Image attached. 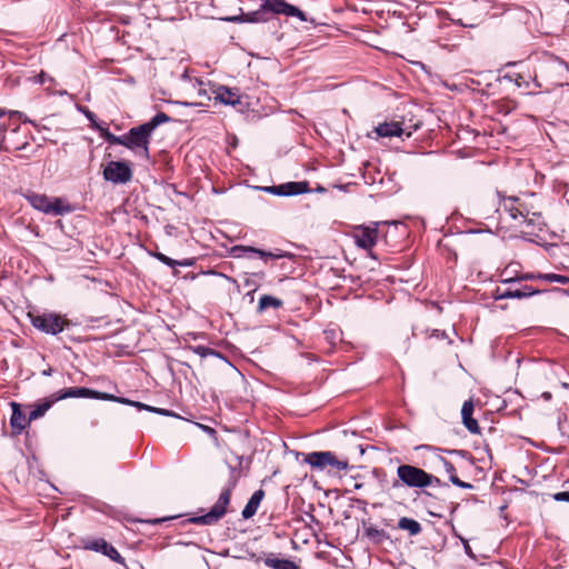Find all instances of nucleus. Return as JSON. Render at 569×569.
Listing matches in <instances>:
<instances>
[{
	"label": "nucleus",
	"instance_id": "1",
	"mask_svg": "<svg viewBox=\"0 0 569 569\" xmlns=\"http://www.w3.org/2000/svg\"><path fill=\"white\" fill-rule=\"evenodd\" d=\"M172 119L164 112H158L148 122L131 128L123 134V147L130 149L136 154L149 158V144L152 132L162 123L171 122Z\"/></svg>",
	"mask_w": 569,
	"mask_h": 569
},
{
	"label": "nucleus",
	"instance_id": "2",
	"mask_svg": "<svg viewBox=\"0 0 569 569\" xmlns=\"http://www.w3.org/2000/svg\"><path fill=\"white\" fill-rule=\"evenodd\" d=\"M236 469L230 468V482L228 487L221 491L212 508L206 515L191 517L187 521L198 526H212L217 523L227 512V507L230 503L231 491L236 487Z\"/></svg>",
	"mask_w": 569,
	"mask_h": 569
},
{
	"label": "nucleus",
	"instance_id": "3",
	"mask_svg": "<svg viewBox=\"0 0 569 569\" xmlns=\"http://www.w3.org/2000/svg\"><path fill=\"white\" fill-rule=\"evenodd\" d=\"M24 198L32 208L46 214L63 216L73 211L71 204L58 197L49 198L43 193L28 191L24 193Z\"/></svg>",
	"mask_w": 569,
	"mask_h": 569
},
{
	"label": "nucleus",
	"instance_id": "4",
	"mask_svg": "<svg viewBox=\"0 0 569 569\" xmlns=\"http://www.w3.org/2000/svg\"><path fill=\"white\" fill-rule=\"evenodd\" d=\"M31 136L19 126L9 130L0 123V149L7 152L23 151L30 147Z\"/></svg>",
	"mask_w": 569,
	"mask_h": 569
},
{
	"label": "nucleus",
	"instance_id": "5",
	"mask_svg": "<svg viewBox=\"0 0 569 569\" xmlns=\"http://www.w3.org/2000/svg\"><path fill=\"white\" fill-rule=\"evenodd\" d=\"M32 326L39 331L56 336L64 330L69 321L54 312L29 313Z\"/></svg>",
	"mask_w": 569,
	"mask_h": 569
},
{
	"label": "nucleus",
	"instance_id": "6",
	"mask_svg": "<svg viewBox=\"0 0 569 569\" xmlns=\"http://www.w3.org/2000/svg\"><path fill=\"white\" fill-rule=\"evenodd\" d=\"M303 462L313 469L325 470L330 467L337 471H346L349 468L348 460H339L331 451H313L303 455Z\"/></svg>",
	"mask_w": 569,
	"mask_h": 569
},
{
	"label": "nucleus",
	"instance_id": "7",
	"mask_svg": "<svg viewBox=\"0 0 569 569\" xmlns=\"http://www.w3.org/2000/svg\"><path fill=\"white\" fill-rule=\"evenodd\" d=\"M426 473L423 469L412 465H400L397 468L398 479L392 482V488H398L401 485L409 488L425 489Z\"/></svg>",
	"mask_w": 569,
	"mask_h": 569
},
{
	"label": "nucleus",
	"instance_id": "8",
	"mask_svg": "<svg viewBox=\"0 0 569 569\" xmlns=\"http://www.w3.org/2000/svg\"><path fill=\"white\" fill-rule=\"evenodd\" d=\"M53 401L63 400L67 398H92L99 400H108L116 402H127V398L117 397L110 393L100 392L86 387H72L62 389L52 395Z\"/></svg>",
	"mask_w": 569,
	"mask_h": 569
},
{
	"label": "nucleus",
	"instance_id": "9",
	"mask_svg": "<svg viewBox=\"0 0 569 569\" xmlns=\"http://www.w3.org/2000/svg\"><path fill=\"white\" fill-rule=\"evenodd\" d=\"M378 223L371 226H356L352 230V238L357 247L369 251V256L377 259L371 249L375 247L378 240Z\"/></svg>",
	"mask_w": 569,
	"mask_h": 569
},
{
	"label": "nucleus",
	"instance_id": "10",
	"mask_svg": "<svg viewBox=\"0 0 569 569\" xmlns=\"http://www.w3.org/2000/svg\"><path fill=\"white\" fill-rule=\"evenodd\" d=\"M103 179L113 184H126L132 179V169L124 161H110L103 168Z\"/></svg>",
	"mask_w": 569,
	"mask_h": 569
},
{
	"label": "nucleus",
	"instance_id": "11",
	"mask_svg": "<svg viewBox=\"0 0 569 569\" xmlns=\"http://www.w3.org/2000/svg\"><path fill=\"white\" fill-rule=\"evenodd\" d=\"M419 128V123H415L412 126H406L403 122L391 121L380 123L375 128V132L379 137L391 138V137H402L406 134L407 138L411 137L412 132Z\"/></svg>",
	"mask_w": 569,
	"mask_h": 569
},
{
	"label": "nucleus",
	"instance_id": "12",
	"mask_svg": "<svg viewBox=\"0 0 569 569\" xmlns=\"http://www.w3.org/2000/svg\"><path fill=\"white\" fill-rule=\"evenodd\" d=\"M263 8L267 9L268 14H283L286 17H297L301 21H307L303 11L298 7L286 2V0H263Z\"/></svg>",
	"mask_w": 569,
	"mask_h": 569
},
{
	"label": "nucleus",
	"instance_id": "13",
	"mask_svg": "<svg viewBox=\"0 0 569 569\" xmlns=\"http://www.w3.org/2000/svg\"><path fill=\"white\" fill-rule=\"evenodd\" d=\"M263 190L271 194L281 197L298 196L309 191V182L291 181L278 186L266 187Z\"/></svg>",
	"mask_w": 569,
	"mask_h": 569
},
{
	"label": "nucleus",
	"instance_id": "14",
	"mask_svg": "<svg viewBox=\"0 0 569 569\" xmlns=\"http://www.w3.org/2000/svg\"><path fill=\"white\" fill-rule=\"evenodd\" d=\"M231 253L233 257L236 258H241V257H250L251 254H257L259 256L261 259H268V258H271V259H280V258H283V257H287L288 253L286 252H269V251H264V250H261V249H258V248H254V247H249V246H234L231 248Z\"/></svg>",
	"mask_w": 569,
	"mask_h": 569
},
{
	"label": "nucleus",
	"instance_id": "15",
	"mask_svg": "<svg viewBox=\"0 0 569 569\" xmlns=\"http://www.w3.org/2000/svg\"><path fill=\"white\" fill-rule=\"evenodd\" d=\"M271 19L268 14L267 9L263 8V3L256 11L241 13L240 16H233L224 18L226 21L230 22H248V23H264Z\"/></svg>",
	"mask_w": 569,
	"mask_h": 569
},
{
	"label": "nucleus",
	"instance_id": "16",
	"mask_svg": "<svg viewBox=\"0 0 569 569\" xmlns=\"http://www.w3.org/2000/svg\"><path fill=\"white\" fill-rule=\"evenodd\" d=\"M10 406L12 409L10 426L13 432L19 435L30 425L31 421L29 420V417L21 411V406L19 403L11 402Z\"/></svg>",
	"mask_w": 569,
	"mask_h": 569
},
{
	"label": "nucleus",
	"instance_id": "17",
	"mask_svg": "<svg viewBox=\"0 0 569 569\" xmlns=\"http://www.w3.org/2000/svg\"><path fill=\"white\" fill-rule=\"evenodd\" d=\"M516 220L528 224H536L541 218V213L536 211L532 206H529L523 200L518 204Z\"/></svg>",
	"mask_w": 569,
	"mask_h": 569
},
{
	"label": "nucleus",
	"instance_id": "18",
	"mask_svg": "<svg viewBox=\"0 0 569 569\" xmlns=\"http://www.w3.org/2000/svg\"><path fill=\"white\" fill-rule=\"evenodd\" d=\"M264 497V491L262 489L256 490L252 496L250 497L249 501L244 506L241 515L244 519L252 518L257 511L258 508Z\"/></svg>",
	"mask_w": 569,
	"mask_h": 569
},
{
	"label": "nucleus",
	"instance_id": "19",
	"mask_svg": "<svg viewBox=\"0 0 569 569\" xmlns=\"http://www.w3.org/2000/svg\"><path fill=\"white\" fill-rule=\"evenodd\" d=\"M214 93H216V100L220 101L223 104L236 106L237 103L240 102L239 96L236 92H233L231 89H229L224 86H219L214 90Z\"/></svg>",
	"mask_w": 569,
	"mask_h": 569
},
{
	"label": "nucleus",
	"instance_id": "20",
	"mask_svg": "<svg viewBox=\"0 0 569 569\" xmlns=\"http://www.w3.org/2000/svg\"><path fill=\"white\" fill-rule=\"evenodd\" d=\"M439 461L442 463L446 472L449 475V480L451 481L452 485H455L459 488H462V489H472L473 488V486L471 483L465 482L457 477L456 467L450 461H448L447 459H445L442 457L439 458Z\"/></svg>",
	"mask_w": 569,
	"mask_h": 569
},
{
	"label": "nucleus",
	"instance_id": "21",
	"mask_svg": "<svg viewBox=\"0 0 569 569\" xmlns=\"http://www.w3.org/2000/svg\"><path fill=\"white\" fill-rule=\"evenodd\" d=\"M541 292V290L533 289L531 286H523L519 289H506L503 290V296L508 299H523Z\"/></svg>",
	"mask_w": 569,
	"mask_h": 569
},
{
	"label": "nucleus",
	"instance_id": "22",
	"mask_svg": "<svg viewBox=\"0 0 569 569\" xmlns=\"http://www.w3.org/2000/svg\"><path fill=\"white\" fill-rule=\"evenodd\" d=\"M264 565L271 569H299L292 560L280 559L272 553L264 559Z\"/></svg>",
	"mask_w": 569,
	"mask_h": 569
},
{
	"label": "nucleus",
	"instance_id": "23",
	"mask_svg": "<svg viewBox=\"0 0 569 569\" xmlns=\"http://www.w3.org/2000/svg\"><path fill=\"white\" fill-rule=\"evenodd\" d=\"M151 256L153 258H156L158 261H160L163 264H166L168 267H171V268H174L177 266L190 267V266L193 264V260L192 259L174 260V259H171L170 257H168L164 253L159 252V251L151 252Z\"/></svg>",
	"mask_w": 569,
	"mask_h": 569
},
{
	"label": "nucleus",
	"instance_id": "24",
	"mask_svg": "<svg viewBox=\"0 0 569 569\" xmlns=\"http://www.w3.org/2000/svg\"><path fill=\"white\" fill-rule=\"evenodd\" d=\"M398 528L401 530H407L410 536H418L422 531L420 522L408 517H401L398 520Z\"/></svg>",
	"mask_w": 569,
	"mask_h": 569
},
{
	"label": "nucleus",
	"instance_id": "25",
	"mask_svg": "<svg viewBox=\"0 0 569 569\" xmlns=\"http://www.w3.org/2000/svg\"><path fill=\"white\" fill-rule=\"evenodd\" d=\"M283 306L281 299L276 298L273 296L263 295L259 299L258 303V312L261 313L266 311L268 308L279 309Z\"/></svg>",
	"mask_w": 569,
	"mask_h": 569
},
{
	"label": "nucleus",
	"instance_id": "26",
	"mask_svg": "<svg viewBox=\"0 0 569 569\" xmlns=\"http://www.w3.org/2000/svg\"><path fill=\"white\" fill-rule=\"evenodd\" d=\"M54 402L56 401H53V397L51 396L50 399H47L46 401L36 405L28 415L29 420L33 421L43 417Z\"/></svg>",
	"mask_w": 569,
	"mask_h": 569
},
{
	"label": "nucleus",
	"instance_id": "27",
	"mask_svg": "<svg viewBox=\"0 0 569 569\" xmlns=\"http://www.w3.org/2000/svg\"><path fill=\"white\" fill-rule=\"evenodd\" d=\"M83 543L84 549L101 552L102 555H106V552L111 547V545L108 543L103 538L89 539L83 541Z\"/></svg>",
	"mask_w": 569,
	"mask_h": 569
},
{
	"label": "nucleus",
	"instance_id": "28",
	"mask_svg": "<svg viewBox=\"0 0 569 569\" xmlns=\"http://www.w3.org/2000/svg\"><path fill=\"white\" fill-rule=\"evenodd\" d=\"M365 536L376 543H380L385 539L389 538L388 533L383 529H379L371 525L365 526Z\"/></svg>",
	"mask_w": 569,
	"mask_h": 569
},
{
	"label": "nucleus",
	"instance_id": "29",
	"mask_svg": "<svg viewBox=\"0 0 569 569\" xmlns=\"http://www.w3.org/2000/svg\"><path fill=\"white\" fill-rule=\"evenodd\" d=\"M521 201L522 200L517 197L503 198L502 202H501V207L505 211H507L510 214V217L513 220H516L518 204L521 203Z\"/></svg>",
	"mask_w": 569,
	"mask_h": 569
},
{
	"label": "nucleus",
	"instance_id": "30",
	"mask_svg": "<svg viewBox=\"0 0 569 569\" xmlns=\"http://www.w3.org/2000/svg\"><path fill=\"white\" fill-rule=\"evenodd\" d=\"M123 403L124 405L133 406V407L138 408L139 410H147V411L156 412V413H159V415H162V416H176L170 410L151 407V406L144 405L142 402L132 401V400H129V399H127V402H123Z\"/></svg>",
	"mask_w": 569,
	"mask_h": 569
},
{
	"label": "nucleus",
	"instance_id": "31",
	"mask_svg": "<svg viewBox=\"0 0 569 569\" xmlns=\"http://www.w3.org/2000/svg\"><path fill=\"white\" fill-rule=\"evenodd\" d=\"M541 273L523 272L518 273L515 277L501 279L502 283H515L520 281L540 280Z\"/></svg>",
	"mask_w": 569,
	"mask_h": 569
},
{
	"label": "nucleus",
	"instance_id": "32",
	"mask_svg": "<svg viewBox=\"0 0 569 569\" xmlns=\"http://www.w3.org/2000/svg\"><path fill=\"white\" fill-rule=\"evenodd\" d=\"M77 110L81 112L90 121V127L92 129H101V126L97 121L96 114L91 110L81 104H77Z\"/></svg>",
	"mask_w": 569,
	"mask_h": 569
},
{
	"label": "nucleus",
	"instance_id": "33",
	"mask_svg": "<svg viewBox=\"0 0 569 569\" xmlns=\"http://www.w3.org/2000/svg\"><path fill=\"white\" fill-rule=\"evenodd\" d=\"M99 131H101V136L104 138V140L110 143V144H118V146H123V134L122 136H116L113 133H111L108 129L106 128H102L101 129H98Z\"/></svg>",
	"mask_w": 569,
	"mask_h": 569
},
{
	"label": "nucleus",
	"instance_id": "34",
	"mask_svg": "<svg viewBox=\"0 0 569 569\" xmlns=\"http://www.w3.org/2000/svg\"><path fill=\"white\" fill-rule=\"evenodd\" d=\"M192 351L194 353H197L198 356H200L201 358H206L208 356H214V357H218V358H223L222 355L214 350V349H211L209 347H206V346H194V347H191Z\"/></svg>",
	"mask_w": 569,
	"mask_h": 569
},
{
	"label": "nucleus",
	"instance_id": "35",
	"mask_svg": "<svg viewBox=\"0 0 569 569\" xmlns=\"http://www.w3.org/2000/svg\"><path fill=\"white\" fill-rule=\"evenodd\" d=\"M462 422L469 432H471L473 435H477L480 432L478 421L476 419H473L472 417L463 418Z\"/></svg>",
	"mask_w": 569,
	"mask_h": 569
},
{
	"label": "nucleus",
	"instance_id": "36",
	"mask_svg": "<svg viewBox=\"0 0 569 569\" xmlns=\"http://www.w3.org/2000/svg\"><path fill=\"white\" fill-rule=\"evenodd\" d=\"M447 486L446 482H442L438 477L427 472L426 473V480H425V488L427 487H445Z\"/></svg>",
	"mask_w": 569,
	"mask_h": 569
},
{
	"label": "nucleus",
	"instance_id": "37",
	"mask_svg": "<svg viewBox=\"0 0 569 569\" xmlns=\"http://www.w3.org/2000/svg\"><path fill=\"white\" fill-rule=\"evenodd\" d=\"M104 556L109 557L111 560H113L117 563L126 566L124 558L118 552V550L113 546H111L109 548V550L106 552Z\"/></svg>",
	"mask_w": 569,
	"mask_h": 569
},
{
	"label": "nucleus",
	"instance_id": "38",
	"mask_svg": "<svg viewBox=\"0 0 569 569\" xmlns=\"http://www.w3.org/2000/svg\"><path fill=\"white\" fill-rule=\"evenodd\" d=\"M472 413H473V402H472V400L465 401L463 405H462V408H461V417H462V419L463 418H468V417H472Z\"/></svg>",
	"mask_w": 569,
	"mask_h": 569
},
{
	"label": "nucleus",
	"instance_id": "39",
	"mask_svg": "<svg viewBox=\"0 0 569 569\" xmlns=\"http://www.w3.org/2000/svg\"><path fill=\"white\" fill-rule=\"evenodd\" d=\"M4 114H9L10 118H19V119H22L23 122H28L29 120L26 118V116L20 112V111H7L6 109H1L0 108V117L4 116Z\"/></svg>",
	"mask_w": 569,
	"mask_h": 569
},
{
	"label": "nucleus",
	"instance_id": "40",
	"mask_svg": "<svg viewBox=\"0 0 569 569\" xmlns=\"http://www.w3.org/2000/svg\"><path fill=\"white\" fill-rule=\"evenodd\" d=\"M244 286L251 288L247 295L254 293L259 289V283L251 276L244 279Z\"/></svg>",
	"mask_w": 569,
	"mask_h": 569
},
{
	"label": "nucleus",
	"instance_id": "41",
	"mask_svg": "<svg viewBox=\"0 0 569 569\" xmlns=\"http://www.w3.org/2000/svg\"><path fill=\"white\" fill-rule=\"evenodd\" d=\"M518 87L526 84L528 87V80L521 73H513L508 76Z\"/></svg>",
	"mask_w": 569,
	"mask_h": 569
},
{
	"label": "nucleus",
	"instance_id": "42",
	"mask_svg": "<svg viewBox=\"0 0 569 569\" xmlns=\"http://www.w3.org/2000/svg\"><path fill=\"white\" fill-rule=\"evenodd\" d=\"M556 501L569 502V491H560L553 495Z\"/></svg>",
	"mask_w": 569,
	"mask_h": 569
},
{
	"label": "nucleus",
	"instance_id": "43",
	"mask_svg": "<svg viewBox=\"0 0 569 569\" xmlns=\"http://www.w3.org/2000/svg\"><path fill=\"white\" fill-rule=\"evenodd\" d=\"M557 273H541L540 280L547 281V282H556L557 281Z\"/></svg>",
	"mask_w": 569,
	"mask_h": 569
},
{
	"label": "nucleus",
	"instance_id": "44",
	"mask_svg": "<svg viewBox=\"0 0 569 569\" xmlns=\"http://www.w3.org/2000/svg\"><path fill=\"white\" fill-rule=\"evenodd\" d=\"M492 297L495 300H502V299H507L505 296H503V290H501L500 288H497L493 293H492Z\"/></svg>",
	"mask_w": 569,
	"mask_h": 569
},
{
	"label": "nucleus",
	"instance_id": "45",
	"mask_svg": "<svg viewBox=\"0 0 569 569\" xmlns=\"http://www.w3.org/2000/svg\"><path fill=\"white\" fill-rule=\"evenodd\" d=\"M429 337H436L438 339L439 338L443 339V338H446V332L445 331H440L438 329H432L431 333L429 335Z\"/></svg>",
	"mask_w": 569,
	"mask_h": 569
},
{
	"label": "nucleus",
	"instance_id": "46",
	"mask_svg": "<svg viewBox=\"0 0 569 569\" xmlns=\"http://www.w3.org/2000/svg\"><path fill=\"white\" fill-rule=\"evenodd\" d=\"M556 282L557 283H561V284H567V283H569V277L562 276V274H558Z\"/></svg>",
	"mask_w": 569,
	"mask_h": 569
},
{
	"label": "nucleus",
	"instance_id": "47",
	"mask_svg": "<svg viewBox=\"0 0 569 569\" xmlns=\"http://www.w3.org/2000/svg\"><path fill=\"white\" fill-rule=\"evenodd\" d=\"M252 278H257V279H263L264 278V272L263 271H259V272H253L250 274Z\"/></svg>",
	"mask_w": 569,
	"mask_h": 569
},
{
	"label": "nucleus",
	"instance_id": "48",
	"mask_svg": "<svg viewBox=\"0 0 569 569\" xmlns=\"http://www.w3.org/2000/svg\"><path fill=\"white\" fill-rule=\"evenodd\" d=\"M463 548H465V551H466L467 555H469V556L472 555V551H471V548H470L468 541L463 542Z\"/></svg>",
	"mask_w": 569,
	"mask_h": 569
},
{
	"label": "nucleus",
	"instance_id": "49",
	"mask_svg": "<svg viewBox=\"0 0 569 569\" xmlns=\"http://www.w3.org/2000/svg\"><path fill=\"white\" fill-rule=\"evenodd\" d=\"M46 78H47V74H46L44 72H41V73L39 74V81H40L41 83H44V82H46Z\"/></svg>",
	"mask_w": 569,
	"mask_h": 569
},
{
	"label": "nucleus",
	"instance_id": "50",
	"mask_svg": "<svg viewBox=\"0 0 569 569\" xmlns=\"http://www.w3.org/2000/svg\"><path fill=\"white\" fill-rule=\"evenodd\" d=\"M51 373V369L44 370L43 375L49 376Z\"/></svg>",
	"mask_w": 569,
	"mask_h": 569
},
{
	"label": "nucleus",
	"instance_id": "51",
	"mask_svg": "<svg viewBox=\"0 0 569 569\" xmlns=\"http://www.w3.org/2000/svg\"><path fill=\"white\" fill-rule=\"evenodd\" d=\"M161 521H162L161 519H154V520H152L151 522H152V523H159V522H161Z\"/></svg>",
	"mask_w": 569,
	"mask_h": 569
},
{
	"label": "nucleus",
	"instance_id": "52",
	"mask_svg": "<svg viewBox=\"0 0 569 569\" xmlns=\"http://www.w3.org/2000/svg\"><path fill=\"white\" fill-rule=\"evenodd\" d=\"M550 393H545V398H550Z\"/></svg>",
	"mask_w": 569,
	"mask_h": 569
},
{
	"label": "nucleus",
	"instance_id": "53",
	"mask_svg": "<svg viewBox=\"0 0 569 569\" xmlns=\"http://www.w3.org/2000/svg\"><path fill=\"white\" fill-rule=\"evenodd\" d=\"M251 300H253V293L248 295Z\"/></svg>",
	"mask_w": 569,
	"mask_h": 569
}]
</instances>
